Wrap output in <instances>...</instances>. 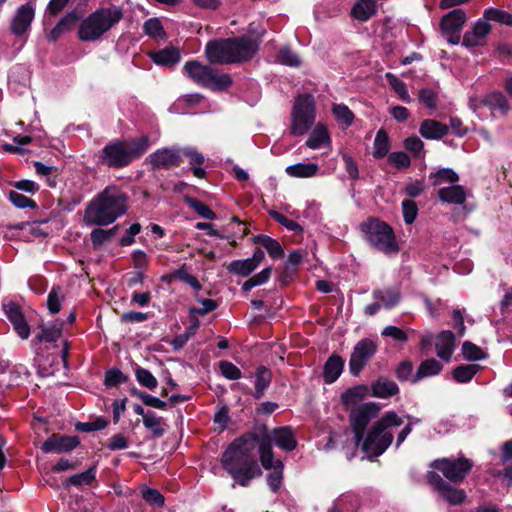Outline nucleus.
I'll list each match as a JSON object with an SVG mask.
<instances>
[{"label": "nucleus", "instance_id": "obj_17", "mask_svg": "<svg viewBox=\"0 0 512 512\" xmlns=\"http://www.w3.org/2000/svg\"><path fill=\"white\" fill-rule=\"evenodd\" d=\"M80 443L78 436L53 434L41 446L45 453H65L75 449Z\"/></svg>", "mask_w": 512, "mask_h": 512}, {"label": "nucleus", "instance_id": "obj_22", "mask_svg": "<svg viewBox=\"0 0 512 512\" xmlns=\"http://www.w3.org/2000/svg\"><path fill=\"white\" fill-rule=\"evenodd\" d=\"M449 127L435 119H425L420 123L419 133L429 140H439L448 134Z\"/></svg>", "mask_w": 512, "mask_h": 512}, {"label": "nucleus", "instance_id": "obj_43", "mask_svg": "<svg viewBox=\"0 0 512 512\" xmlns=\"http://www.w3.org/2000/svg\"><path fill=\"white\" fill-rule=\"evenodd\" d=\"M488 23L490 21L498 22L503 25H512V14L496 8H488L483 13Z\"/></svg>", "mask_w": 512, "mask_h": 512}, {"label": "nucleus", "instance_id": "obj_48", "mask_svg": "<svg viewBox=\"0 0 512 512\" xmlns=\"http://www.w3.org/2000/svg\"><path fill=\"white\" fill-rule=\"evenodd\" d=\"M142 498L151 506L162 507L165 499L163 495L157 490L149 487H142L141 490Z\"/></svg>", "mask_w": 512, "mask_h": 512}, {"label": "nucleus", "instance_id": "obj_53", "mask_svg": "<svg viewBox=\"0 0 512 512\" xmlns=\"http://www.w3.org/2000/svg\"><path fill=\"white\" fill-rule=\"evenodd\" d=\"M462 354L469 361H477L486 357L483 350L472 342L466 341L462 345Z\"/></svg>", "mask_w": 512, "mask_h": 512}, {"label": "nucleus", "instance_id": "obj_64", "mask_svg": "<svg viewBox=\"0 0 512 512\" xmlns=\"http://www.w3.org/2000/svg\"><path fill=\"white\" fill-rule=\"evenodd\" d=\"M127 381V377L118 369H112L105 374V384L107 386H116Z\"/></svg>", "mask_w": 512, "mask_h": 512}, {"label": "nucleus", "instance_id": "obj_40", "mask_svg": "<svg viewBox=\"0 0 512 512\" xmlns=\"http://www.w3.org/2000/svg\"><path fill=\"white\" fill-rule=\"evenodd\" d=\"M254 240L256 243H260L272 258L278 259L283 257L284 251L279 242L275 239H272L266 235H258L254 238Z\"/></svg>", "mask_w": 512, "mask_h": 512}, {"label": "nucleus", "instance_id": "obj_3", "mask_svg": "<svg viewBox=\"0 0 512 512\" xmlns=\"http://www.w3.org/2000/svg\"><path fill=\"white\" fill-rule=\"evenodd\" d=\"M258 48L256 40L243 36L210 41L205 52L210 63L232 64L251 59Z\"/></svg>", "mask_w": 512, "mask_h": 512}, {"label": "nucleus", "instance_id": "obj_11", "mask_svg": "<svg viewBox=\"0 0 512 512\" xmlns=\"http://www.w3.org/2000/svg\"><path fill=\"white\" fill-rule=\"evenodd\" d=\"M431 467L441 472L449 481L460 483L471 471L473 463L464 456L448 457L434 460Z\"/></svg>", "mask_w": 512, "mask_h": 512}, {"label": "nucleus", "instance_id": "obj_16", "mask_svg": "<svg viewBox=\"0 0 512 512\" xmlns=\"http://www.w3.org/2000/svg\"><path fill=\"white\" fill-rule=\"evenodd\" d=\"M35 17L34 7L27 3L18 7L10 23V31L17 37H23L30 30Z\"/></svg>", "mask_w": 512, "mask_h": 512}, {"label": "nucleus", "instance_id": "obj_32", "mask_svg": "<svg viewBox=\"0 0 512 512\" xmlns=\"http://www.w3.org/2000/svg\"><path fill=\"white\" fill-rule=\"evenodd\" d=\"M442 370V365L436 359L431 358L421 362L417 372L412 378V383H417L426 377H431L439 374Z\"/></svg>", "mask_w": 512, "mask_h": 512}, {"label": "nucleus", "instance_id": "obj_26", "mask_svg": "<svg viewBox=\"0 0 512 512\" xmlns=\"http://www.w3.org/2000/svg\"><path fill=\"white\" fill-rule=\"evenodd\" d=\"M373 298L375 301H378L381 304V307L385 309H391L399 303L401 294L398 289L387 287L374 290Z\"/></svg>", "mask_w": 512, "mask_h": 512}, {"label": "nucleus", "instance_id": "obj_36", "mask_svg": "<svg viewBox=\"0 0 512 512\" xmlns=\"http://www.w3.org/2000/svg\"><path fill=\"white\" fill-rule=\"evenodd\" d=\"M479 364H462L454 368L453 378L459 383L469 382L480 370Z\"/></svg>", "mask_w": 512, "mask_h": 512}, {"label": "nucleus", "instance_id": "obj_4", "mask_svg": "<svg viewBox=\"0 0 512 512\" xmlns=\"http://www.w3.org/2000/svg\"><path fill=\"white\" fill-rule=\"evenodd\" d=\"M402 418L394 411L386 412L370 428L367 436L360 442L361 449L369 458H376L382 455L393 441L392 429L401 426Z\"/></svg>", "mask_w": 512, "mask_h": 512}, {"label": "nucleus", "instance_id": "obj_37", "mask_svg": "<svg viewBox=\"0 0 512 512\" xmlns=\"http://www.w3.org/2000/svg\"><path fill=\"white\" fill-rule=\"evenodd\" d=\"M317 165L315 163L297 162L294 165L288 166L286 172L292 177L306 178L312 177L317 172Z\"/></svg>", "mask_w": 512, "mask_h": 512}, {"label": "nucleus", "instance_id": "obj_24", "mask_svg": "<svg viewBox=\"0 0 512 512\" xmlns=\"http://www.w3.org/2000/svg\"><path fill=\"white\" fill-rule=\"evenodd\" d=\"M435 347L437 356L449 361L454 351V334L449 330L442 331L437 337Z\"/></svg>", "mask_w": 512, "mask_h": 512}, {"label": "nucleus", "instance_id": "obj_7", "mask_svg": "<svg viewBox=\"0 0 512 512\" xmlns=\"http://www.w3.org/2000/svg\"><path fill=\"white\" fill-rule=\"evenodd\" d=\"M183 70L185 74L196 84L212 90H225L232 84V78L227 73H219L210 66L198 61H188Z\"/></svg>", "mask_w": 512, "mask_h": 512}, {"label": "nucleus", "instance_id": "obj_10", "mask_svg": "<svg viewBox=\"0 0 512 512\" xmlns=\"http://www.w3.org/2000/svg\"><path fill=\"white\" fill-rule=\"evenodd\" d=\"M148 139L140 137L124 141H114L103 149L102 160H123L124 158H139L148 149Z\"/></svg>", "mask_w": 512, "mask_h": 512}, {"label": "nucleus", "instance_id": "obj_35", "mask_svg": "<svg viewBox=\"0 0 512 512\" xmlns=\"http://www.w3.org/2000/svg\"><path fill=\"white\" fill-rule=\"evenodd\" d=\"M62 323L55 322L50 326L42 325L40 331L36 335V340L39 342H55L62 335Z\"/></svg>", "mask_w": 512, "mask_h": 512}, {"label": "nucleus", "instance_id": "obj_6", "mask_svg": "<svg viewBox=\"0 0 512 512\" xmlns=\"http://www.w3.org/2000/svg\"><path fill=\"white\" fill-rule=\"evenodd\" d=\"M123 17L117 7L100 8L85 18L78 29V37L82 41H96L109 31Z\"/></svg>", "mask_w": 512, "mask_h": 512}, {"label": "nucleus", "instance_id": "obj_30", "mask_svg": "<svg viewBox=\"0 0 512 512\" xmlns=\"http://www.w3.org/2000/svg\"><path fill=\"white\" fill-rule=\"evenodd\" d=\"M372 395L378 398H389L398 394V385L387 378H379L371 385Z\"/></svg>", "mask_w": 512, "mask_h": 512}, {"label": "nucleus", "instance_id": "obj_61", "mask_svg": "<svg viewBox=\"0 0 512 512\" xmlns=\"http://www.w3.org/2000/svg\"><path fill=\"white\" fill-rule=\"evenodd\" d=\"M9 199L18 208H35L36 207V204L32 199H30L16 191L10 192Z\"/></svg>", "mask_w": 512, "mask_h": 512}, {"label": "nucleus", "instance_id": "obj_52", "mask_svg": "<svg viewBox=\"0 0 512 512\" xmlns=\"http://www.w3.org/2000/svg\"><path fill=\"white\" fill-rule=\"evenodd\" d=\"M63 299L64 295L61 293L60 287H53L47 298V307L50 313L55 314L60 311Z\"/></svg>", "mask_w": 512, "mask_h": 512}, {"label": "nucleus", "instance_id": "obj_49", "mask_svg": "<svg viewBox=\"0 0 512 512\" xmlns=\"http://www.w3.org/2000/svg\"><path fill=\"white\" fill-rule=\"evenodd\" d=\"M404 148L411 153L414 158H423L425 153L424 143L417 136H410L404 140Z\"/></svg>", "mask_w": 512, "mask_h": 512}, {"label": "nucleus", "instance_id": "obj_18", "mask_svg": "<svg viewBox=\"0 0 512 512\" xmlns=\"http://www.w3.org/2000/svg\"><path fill=\"white\" fill-rule=\"evenodd\" d=\"M3 309L14 330L21 339H27L30 335V326L27 323L21 308L15 302L9 301L3 304Z\"/></svg>", "mask_w": 512, "mask_h": 512}, {"label": "nucleus", "instance_id": "obj_63", "mask_svg": "<svg viewBox=\"0 0 512 512\" xmlns=\"http://www.w3.org/2000/svg\"><path fill=\"white\" fill-rule=\"evenodd\" d=\"M425 190V184L423 180H414L405 184L404 192L410 198L418 197Z\"/></svg>", "mask_w": 512, "mask_h": 512}, {"label": "nucleus", "instance_id": "obj_2", "mask_svg": "<svg viewBox=\"0 0 512 512\" xmlns=\"http://www.w3.org/2000/svg\"><path fill=\"white\" fill-rule=\"evenodd\" d=\"M126 196L116 187H106L88 204L84 222L86 225L105 226L113 223L126 212Z\"/></svg>", "mask_w": 512, "mask_h": 512}, {"label": "nucleus", "instance_id": "obj_34", "mask_svg": "<svg viewBox=\"0 0 512 512\" xmlns=\"http://www.w3.org/2000/svg\"><path fill=\"white\" fill-rule=\"evenodd\" d=\"M365 394L366 388L364 386L349 388L341 395L342 404L346 409L352 410L363 400Z\"/></svg>", "mask_w": 512, "mask_h": 512}, {"label": "nucleus", "instance_id": "obj_31", "mask_svg": "<svg viewBox=\"0 0 512 512\" xmlns=\"http://www.w3.org/2000/svg\"><path fill=\"white\" fill-rule=\"evenodd\" d=\"M344 367V361L338 355H332L328 358L324 366L323 377L326 383L335 382L341 375Z\"/></svg>", "mask_w": 512, "mask_h": 512}, {"label": "nucleus", "instance_id": "obj_14", "mask_svg": "<svg viewBox=\"0 0 512 512\" xmlns=\"http://www.w3.org/2000/svg\"><path fill=\"white\" fill-rule=\"evenodd\" d=\"M427 482L451 505H459L466 499V493L463 489L453 487L435 471L428 472Z\"/></svg>", "mask_w": 512, "mask_h": 512}, {"label": "nucleus", "instance_id": "obj_21", "mask_svg": "<svg viewBox=\"0 0 512 512\" xmlns=\"http://www.w3.org/2000/svg\"><path fill=\"white\" fill-rule=\"evenodd\" d=\"M264 257V252L257 248L251 258L232 261L228 266V270L237 275L248 276L259 266Z\"/></svg>", "mask_w": 512, "mask_h": 512}, {"label": "nucleus", "instance_id": "obj_44", "mask_svg": "<svg viewBox=\"0 0 512 512\" xmlns=\"http://www.w3.org/2000/svg\"><path fill=\"white\" fill-rule=\"evenodd\" d=\"M186 203L190 208H192L199 216L205 219L214 220L216 218V214L209 208L205 203L197 200L193 197H186Z\"/></svg>", "mask_w": 512, "mask_h": 512}, {"label": "nucleus", "instance_id": "obj_13", "mask_svg": "<svg viewBox=\"0 0 512 512\" xmlns=\"http://www.w3.org/2000/svg\"><path fill=\"white\" fill-rule=\"evenodd\" d=\"M376 351L377 345L371 339L365 338L357 342L349 360L350 373L354 376L359 375Z\"/></svg>", "mask_w": 512, "mask_h": 512}, {"label": "nucleus", "instance_id": "obj_55", "mask_svg": "<svg viewBox=\"0 0 512 512\" xmlns=\"http://www.w3.org/2000/svg\"><path fill=\"white\" fill-rule=\"evenodd\" d=\"M277 59L280 63L292 67H297L300 65V59L296 53H294L289 48H282L279 50Z\"/></svg>", "mask_w": 512, "mask_h": 512}, {"label": "nucleus", "instance_id": "obj_23", "mask_svg": "<svg viewBox=\"0 0 512 512\" xmlns=\"http://www.w3.org/2000/svg\"><path fill=\"white\" fill-rule=\"evenodd\" d=\"M437 196L441 202L462 205L468 197V192L461 185H451L440 188L437 192Z\"/></svg>", "mask_w": 512, "mask_h": 512}, {"label": "nucleus", "instance_id": "obj_56", "mask_svg": "<svg viewBox=\"0 0 512 512\" xmlns=\"http://www.w3.org/2000/svg\"><path fill=\"white\" fill-rule=\"evenodd\" d=\"M403 219L406 224H412L418 215V207L412 200L402 201Z\"/></svg>", "mask_w": 512, "mask_h": 512}, {"label": "nucleus", "instance_id": "obj_1", "mask_svg": "<svg viewBox=\"0 0 512 512\" xmlns=\"http://www.w3.org/2000/svg\"><path fill=\"white\" fill-rule=\"evenodd\" d=\"M256 447L257 433L248 432L235 439L221 457L223 468L240 486L247 487L253 478L262 474L254 459Z\"/></svg>", "mask_w": 512, "mask_h": 512}, {"label": "nucleus", "instance_id": "obj_28", "mask_svg": "<svg viewBox=\"0 0 512 512\" xmlns=\"http://www.w3.org/2000/svg\"><path fill=\"white\" fill-rule=\"evenodd\" d=\"M483 105L491 110H498L502 116H506L511 109L508 99L501 92H491L482 99Z\"/></svg>", "mask_w": 512, "mask_h": 512}, {"label": "nucleus", "instance_id": "obj_58", "mask_svg": "<svg viewBox=\"0 0 512 512\" xmlns=\"http://www.w3.org/2000/svg\"><path fill=\"white\" fill-rule=\"evenodd\" d=\"M396 377L400 381H411L415 374H413V364L409 360H405L399 363L396 368Z\"/></svg>", "mask_w": 512, "mask_h": 512}, {"label": "nucleus", "instance_id": "obj_59", "mask_svg": "<svg viewBox=\"0 0 512 512\" xmlns=\"http://www.w3.org/2000/svg\"><path fill=\"white\" fill-rule=\"evenodd\" d=\"M381 334L385 337H391L394 341L399 343H405L408 340L406 331L393 325L386 326Z\"/></svg>", "mask_w": 512, "mask_h": 512}, {"label": "nucleus", "instance_id": "obj_46", "mask_svg": "<svg viewBox=\"0 0 512 512\" xmlns=\"http://www.w3.org/2000/svg\"><path fill=\"white\" fill-rule=\"evenodd\" d=\"M135 376L141 386L150 390L155 389L158 385L157 379L145 368L137 366L135 369Z\"/></svg>", "mask_w": 512, "mask_h": 512}, {"label": "nucleus", "instance_id": "obj_19", "mask_svg": "<svg viewBox=\"0 0 512 512\" xmlns=\"http://www.w3.org/2000/svg\"><path fill=\"white\" fill-rule=\"evenodd\" d=\"M204 160L202 154L194 148H164L150 155V160Z\"/></svg>", "mask_w": 512, "mask_h": 512}, {"label": "nucleus", "instance_id": "obj_57", "mask_svg": "<svg viewBox=\"0 0 512 512\" xmlns=\"http://www.w3.org/2000/svg\"><path fill=\"white\" fill-rule=\"evenodd\" d=\"M143 30L146 35L153 38H159L164 34L161 22L156 18H150L145 21Z\"/></svg>", "mask_w": 512, "mask_h": 512}, {"label": "nucleus", "instance_id": "obj_42", "mask_svg": "<svg viewBox=\"0 0 512 512\" xmlns=\"http://www.w3.org/2000/svg\"><path fill=\"white\" fill-rule=\"evenodd\" d=\"M430 180L433 186L441 185L445 182L456 183L459 177L455 171L450 168L439 169L437 172L431 174Z\"/></svg>", "mask_w": 512, "mask_h": 512}, {"label": "nucleus", "instance_id": "obj_27", "mask_svg": "<svg viewBox=\"0 0 512 512\" xmlns=\"http://www.w3.org/2000/svg\"><path fill=\"white\" fill-rule=\"evenodd\" d=\"M330 136L325 126L317 125L314 130L310 133L306 146L311 149H329L330 148Z\"/></svg>", "mask_w": 512, "mask_h": 512}, {"label": "nucleus", "instance_id": "obj_5", "mask_svg": "<svg viewBox=\"0 0 512 512\" xmlns=\"http://www.w3.org/2000/svg\"><path fill=\"white\" fill-rule=\"evenodd\" d=\"M255 432L257 433L260 462L263 467L271 466L272 458H274L272 443L285 451H292L296 448L297 441L295 435L288 426L276 428L272 431L261 428Z\"/></svg>", "mask_w": 512, "mask_h": 512}, {"label": "nucleus", "instance_id": "obj_25", "mask_svg": "<svg viewBox=\"0 0 512 512\" xmlns=\"http://www.w3.org/2000/svg\"><path fill=\"white\" fill-rule=\"evenodd\" d=\"M377 13L375 0H357L351 9V16L360 22H366Z\"/></svg>", "mask_w": 512, "mask_h": 512}, {"label": "nucleus", "instance_id": "obj_51", "mask_svg": "<svg viewBox=\"0 0 512 512\" xmlns=\"http://www.w3.org/2000/svg\"><path fill=\"white\" fill-rule=\"evenodd\" d=\"M31 141L32 138L30 136L19 135L13 139V143L4 144L3 149L7 152L24 155L26 150L23 148V146L29 144Z\"/></svg>", "mask_w": 512, "mask_h": 512}, {"label": "nucleus", "instance_id": "obj_47", "mask_svg": "<svg viewBox=\"0 0 512 512\" xmlns=\"http://www.w3.org/2000/svg\"><path fill=\"white\" fill-rule=\"evenodd\" d=\"M386 78L390 84V86L393 88V90L397 93L399 98L404 102H410V96L407 90L406 84L401 81L398 77L391 73L386 74Z\"/></svg>", "mask_w": 512, "mask_h": 512}, {"label": "nucleus", "instance_id": "obj_12", "mask_svg": "<svg viewBox=\"0 0 512 512\" xmlns=\"http://www.w3.org/2000/svg\"><path fill=\"white\" fill-rule=\"evenodd\" d=\"M379 411L380 406L372 402L361 404L351 410L350 423L357 444L362 441L367 424L378 415Z\"/></svg>", "mask_w": 512, "mask_h": 512}, {"label": "nucleus", "instance_id": "obj_39", "mask_svg": "<svg viewBox=\"0 0 512 512\" xmlns=\"http://www.w3.org/2000/svg\"><path fill=\"white\" fill-rule=\"evenodd\" d=\"M266 470L272 469L273 472L268 476V485L273 492H277L280 488L283 478V463L280 460L272 458L271 466L264 467Z\"/></svg>", "mask_w": 512, "mask_h": 512}, {"label": "nucleus", "instance_id": "obj_45", "mask_svg": "<svg viewBox=\"0 0 512 512\" xmlns=\"http://www.w3.org/2000/svg\"><path fill=\"white\" fill-rule=\"evenodd\" d=\"M96 477V466L90 467L87 471L72 475L67 483L73 486L90 485Z\"/></svg>", "mask_w": 512, "mask_h": 512}, {"label": "nucleus", "instance_id": "obj_54", "mask_svg": "<svg viewBox=\"0 0 512 512\" xmlns=\"http://www.w3.org/2000/svg\"><path fill=\"white\" fill-rule=\"evenodd\" d=\"M219 368L222 375L229 380H238L242 376L241 370L232 362L220 361Z\"/></svg>", "mask_w": 512, "mask_h": 512}, {"label": "nucleus", "instance_id": "obj_60", "mask_svg": "<svg viewBox=\"0 0 512 512\" xmlns=\"http://www.w3.org/2000/svg\"><path fill=\"white\" fill-rule=\"evenodd\" d=\"M143 424L150 429L155 437H160L164 433V429L160 425V419L156 415L149 413L144 416Z\"/></svg>", "mask_w": 512, "mask_h": 512}, {"label": "nucleus", "instance_id": "obj_20", "mask_svg": "<svg viewBox=\"0 0 512 512\" xmlns=\"http://www.w3.org/2000/svg\"><path fill=\"white\" fill-rule=\"evenodd\" d=\"M491 32V25L483 16L478 19L470 30H467L463 36L462 44L466 47H476L483 45L486 37Z\"/></svg>", "mask_w": 512, "mask_h": 512}, {"label": "nucleus", "instance_id": "obj_62", "mask_svg": "<svg viewBox=\"0 0 512 512\" xmlns=\"http://www.w3.org/2000/svg\"><path fill=\"white\" fill-rule=\"evenodd\" d=\"M419 100L429 109H435L437 106V94L431 89H422L419 92Z\"/></svg>", "mask_w": 512, "mask_h": 512}, {"label": "nucleus", "instance_id": "obj_50", "mask_svg": "<svg viewBox=\"0 0 512 512\" xmlns=\"http://www.w3.org/2000/svg\"><path fill=\"white\" fill-rule=\"evenodd\" d=\"M332 110L338 122L345 125L346 127L352 124L354 120V114L346 105L334 104Z\"/></svg>", "mask_w": 512, "mask_h": 512}, {"label": "nucleus", "instance_id": "obj_33", "mask_svg": "<svg viewBox=\"0 0 512 512\" xmlns=\"http://www.w3.org/2000/svg\"><path fill=\"white\" fill-rule=\"evenodd\" d=\"M272 380V373L264 366L257 368L255 373V393L254 397L260 399L264 395V391L269 387Z\"/></svg>", "mask_w": 512, "mask_h": 512}, {"label": "nucleus", "instance_id": "obj_29", "mask_svg": "<svg viewBox=\"0 0 512 512\" xmlns=\"http://www.w3.org/2000/svg\"><path fill=\"white\" fill-rule=\"evenodd\" d=\"M151 59L157 65L171 67L180 61V52L173 47H167L150 54Z\"/></svg>", "mask_w": 512, "mask_h": 512}, {"label": "nucleus", "instance_id": "obj_38", "mask_svg": "<svg viewBox=\"0 0 512 512\" xmlns=\"http://www.w3.org/2000/svg\"><path fill=\"white\" fill-rule=\"evenodd\" d=\"M390 150L389 137L384 129H379L373 143V156L375 158L385 157Z\"/></svg>", "mask_w": 512, "mask_h": 512}, {"label": "nucleus", "instance_id": "obj_9", "mask_svg": "<svg viewBox=\"0 0 512 512\" xmlns=\"http://www.w3.org/2000/svg\"><path fill=\"white\" fill-rule=\"evenodd\" d=\"M315 119L314 98L309 94L299 95L292 110L290 133L294 136L305 134Z\"/></svg>", "mask_w": 512, "mask_h": 512}, {"label": "nucleus", "instance_id": "obj_8", "mask_svg": "<svg viewBox=\"0 0 512 512\" xmlns=\"http://www.w3.org/2000/svg\"><path fill=\"white\" fill-rule=\"evenodd\" d=\"M362 231L367 241L379 251L385 254H396L399 246L392 227L379 219H369L362 224Z\"/></svg>", "mask_w": 512, "mask_h": 512}, {"label": "nucleus", "instance_id": "obj_15", "mask_svg": "<svg viewBox=\"0 0 512 512\" xmlns=\"http://www.w3.org/2000/svg\"><path fill=\"white\" fill-rule=\"evenodd\" d=\"M466 22V13L462 9H454L441 20V31L444 38L453 45L460 42V33Z\"/></svg>", "mask_w": 512, "mask_h": 512}, {"label": "nucleus", "instance_id": "obj_41", "mask_svg": "<svg viewBox=\"0 0 512 512\" xmlns=\"http://www.w3.org/2000/svg\"><path fill=\"white\" fill-rule=\"evenodd\" d=\"M116 230H117V226H115L111 229H108V230H104L101 228L94 229L90 234L93 247L95 249H98L104 243L109 242L112 239V237L115 235Z\"/></svg>", "mask_w": 512, "mask_h": 512}]
</instances>
